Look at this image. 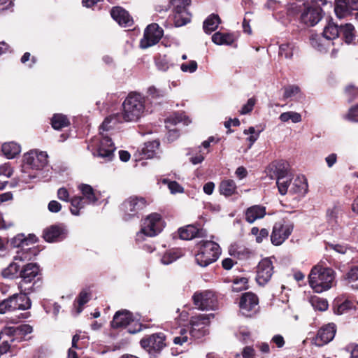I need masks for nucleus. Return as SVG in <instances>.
Instances as JSON below:
<instances>
[{"label": "nucleus", "mask_w": 358, "mask_h": 358, "mask_svg": "<svg viewBox=\"0 0 358 358\" xmlns=\"http://www.w3.org/2000/svg\"><path fill=\"white\" fill-rule=\"evenodd\" d=\"M145 97L137 92H130L122 105L121 113H116L117 122H136L146 114Z\"/></svg>", "instance_id": "obj_1"}, {"label": "nucleus", "mask_w": 358, "mask_h": 358, "mask_svg": "<svg viewBox=\"0 0 358 358\" xmlns=\"http://www.w3.org/2000/svg\"><path fill=\"white\" fill-rule=\"evenodd\" d=\"M335 279V271L320 264L313 266L308 275L309 285L317 293L330 289L336 284Z\"/></svg>", "instance_id": "obj_2"}, {"label": "nucleus", "mask_w": 358, "mask_h": 358, "mask_svg": "<svg viewBox=\"0 0 358 358\" xmlns=\"http://www.w3.org/2000/svg\"><path fill=\"white\" fill-rule=\"evenodd\" d=\"M211 317H213V314H199L192 317L190 320L191 330L188 332L185 329H180V335L173 338V343L182 345L190 339L189 335L195 338L203 336L206 333L205 327Z\"/></svg>", "instance_id": "obj_3"}, {"label": "nucleus", "mask_w": 358, "mask_h": 358, "mask_svg": "<svg viewBox=\"0 0 358 358\" xmlns=\"http://www.w3.org/2000/svg\"><path fill=\"white\" fill-rule=\"evenodd\" d=\"M198 252L195 255L196 263L202 267H206L215 262L220 254V248L214 241H201L198 245Z\"/></svg>", "instance_id": "obj_4"}, {"label": "nucleus", "mask_w": 358, "mask_h": 358, "mask_svg": "<svg viewBox=\"0 0 358 358\" xmlns=\"http://www.w3.org/2000/svg\"><path fill=\"white\" fill-rule=\"evenodd\" d=\"M29 293H25L20 290L18 294H14L0 302V314L17 310H28L31 306L30 299L27 296Z\"/></svg>", "instance_id": "obj_5"}, {"label": "nucleus", "mask_w": 358, "mask_h": 358, "mask_svg": "<svg viewBox=\"0 0 358 358\" xmlns=\"http://www.w3.org/2000/svg\"><path fill=\"white\" fill-rule=\"evenodd\" d=\"M36 237L33 235L29 238H26L24 234H17L10 240L11 245L15 248H20L17 252L15 260L22 262L31 259L32 257L36 255V249L35 248H25L29 245V243H35Z\"/></svg>", "instance_id": "obj_6"}, {"label": "nucleus", "mask_w": 358, "mask_h": 358, "mask_svg": "<svg viewBox=\"0 0 358 358\" xmlns=\"http://www.w3.org/2000/svg\"><path fill=\"white\" fill-rule=\"evenodd\" d=\"M164 227V222L162 216L156 213H152L147 216L143 221L141 231L137 234V240L143 238V236H155L159 234Z\"/></svg>", "instance_id": "obj_7"}, {"label": "nucleus", "mask_w": 358, "mask_h": 358, "mask_svg": "<svg viewBox=\"0 0 358 358\" xmlns=\"http://www.w3.org/2000/svg\"><path fill=\"white\" fill-rule=\"evenodd\" d=\"M294 224L289 220H280L276 222L271 234V241L273 245H282L291 235Z\"/></svg>", "instance_id": "obj_8"}, {"label": "nucleus", "mask_w": 358, "mask_h": 358, "mask_svg": "<svg viewBox=\"0 0 358 358\" xmlns=\"http://www.w3.org/2000/svg\"><path fill=\"white\" fill-rule=\"evenodd\" d=\"M147 206L146 200L143 197L130 196L121 205L123 219L129 220L138 215V213Z\"/></svg>", "instance_id": "obj_9"}, {"label": "nucleus", "mask_w": 358, "mask_h": 358, "mask_svg": "<svg viewBox=\"0 0 358 358\" xmlns=\"http://www.w3.org/2000/svg\"><path fill=\"white\" fill-rule=\"evenodd\" d=\"M113 328H123L129 326L128 332L135 334L140 331V324L133 319L132 314L126 310L117 311L111 322Z\"/></svg>", "instance_id": "obj_10"}, {"label": "nucleus", "mask_w": 358, "mask_h": 358, "mask_svg": "<svg viewBox=\"0 0 358 358\" xmlns=\"http://www.w3.org/2000/svg\"><path fill=\"white\" fill-rule=\"evenodd\" d=\"M259 310V299L252 292L243 294L239 301V311L245 317H251L256 315Z\"/></svg>", "instance_id": "obj_11"}, {"label": "nucleus", "mask_w": 358, "mask_h": 358, "mask_svg": "<svg viewBox=\"0 0 358 358\" xmlns=\"http://www.w3.org/2000/svg\"><path fill=\"white\" fill-rule=\"evenodd\" d=\"M48 154L45 152L31 150L23 156L24 171L31 169L36 171L42 170L48 164Z\"/></svg>", "instance_id": "obj_12"}, {"label": "nucleus", "mask_w": 358, "mask_h": 358, "mask_svg": "<svg viewBox=\"0 0 358 358\" xmlns=\"http://www.w3.org/2000/svg\"><path fill=\"white\" fill-rule=\"evenodd\" d=\"M194 306L201 310H215L217 307V300L215 293L210 290L196 292L192 296Z\"/></svg>", "instance_id": "obj_13"}, {"label": "nucleus", "mask_w": 358, "mask_h": 358, "mask_svg": "<svg viewBox=\"0 0 358 358\" xmlns=\"http://www.w3.org/2000/svg\"><path fill=\"white\" fill-rule=\"evenodd\" d=\"M94 143L96 146V152H94V156L100 157L104 161H111L113 159L116 148L111 138L105 136L101 132L100 138L94 140Z\"/></svg>", "instance_id": "obj_14"}, {"label": "nucleus", "mask_w": 358, "mask_h": 358, "mask_svg": "<svg viewBox=\"0 0 358 358\" xmlns=\"http://www.w3.org/2000/svg\"><path fill=\"white\" fill-rule=\"evenodd\" d=\"M39 267L36 264H27L23 267L20 273L22 280L19 282V288L22 292L30 294L34 291L33 286L27 287L26 285L31 283L39 274Z\"/></svg>", "instance_id": "obj_15"}, {"label": "nucleus", "mask_w": 358, "mask_h": 358, "mask_svg": "<svg viewBox=\"0 0 358 358\" xmlns=\"http://www.w3.org/2000/svg\"><path fill=\"white\" fill-rule=\"evenodd\" d=\"M163 36V30L157 24H151L145 30L141 41V48H148L157 43Z\"/></svg>", "instance_id": "obj_16"}, {"label": "nucleus", "mask_w": 358, "mask_h": 358, "mask_svg": "<svg viewBox=\"0 0 358 358\" xmlns=\"http://www.w3.org/2000/svg\"><path fill=\"white\" fill-rule=\"evenodd\" d=\"M273 273V266L268 258L263 259L257 266L256 280L258 284L264 285L271 278Z\"/></svg>", "instance_id": "obj_17"}, {"label": "nucleus", "mask_w": 358, "mask_h": 358, "mask_svg": "<svg viewBox=\"0 0 358 358\" xmlns=\"http://www.w3.org/2000/svg\"><path fill=\"white\" fill-rule=\"evenodd\" d=\"M336 331V326L333 323L323 326L317 331L314 343L319 347L327 344L334 338Z\"/></svg>", "instance_id": "obj_18"}, {"label": "nucleus", "mask_w": 358, "mask_h": 358, "mask_svg": "<svg viewBox=\"0 0 358 358\" xmlns=\"http://www.w3.org/2000/svg\"><path fill=\"white\" fill-rule=\"evenodd\" d=\"M322 8L310 7L305 9L301 15V21L308 27L315 26L322 18Z\"/></svg>", "instance_id": "obj_19"}, {"label": "nucleus", "mask_w": 358, "mask_h": 358, "mask_svg": "<svg viewBox=\"0 0 358 358\" xmlns=\"http://www.w3.org/2000/svg\"><path fill=\"white\" fill-rule=\"evenodd\" d=\"M141 345L148 351L160 350L164 346V336L161 334L148 336L141 339Z\"/></svg>", "instance_id": "obj_20"}, {"label": "nucleus", "mask_w": 358, "mask_h": 358, "mask_svg": "<svg viewBox=\"0 0 358 358\" xmlns=\"http://www.w3.org/2000/svg\"><path fill=\"white\" fill-rule=\"evenodd\" d=\"M170 4L173 7L172 12L182 13L183 21H178V24H186L190 22L191 14L187 10V7L190 4V0H171Z\"/></svg>", "instance_id": "obj_21"}, {"label": "nucleus", "mask_w": 358, "mask_h": 358, "mask_svg": "<svg viewBox=\"0 0 358 358\" xmlns=\"http://www.w3.org/2000/svg\"><path fill=\"white\" fill-rule=\"evenodd\" d=\"M110 15L120 26L131 27L133 20L127 11L120 7H115L111 10Z\"/></svg>", "instance_id": "obj_22"}, {"label": "nucleus", "mask_w": 358, "mask_h": 358, "mask_svg": "<svg viewBox=\"0 0 358 358\" xmlns=\"http://www.w3.org/2000/svg\"><path fill=\"white\" fill-rule=\"evenodd\" d=\"M266 213V207L261 205H254L248 208L244 215L245 220L252 224L256 220L263 218Z\"/></svg>", "instance_id": "obj_23"}, {"label": "nucleus", "mask_w": 358, "mask_h": 358, "mask_svg": "<svg viewBox=\"0 0 358 358\" xmlns=\"http://www.w3.org/2000/svg\"><path fill=\"white\" fill-rule=\"evenodd\" d=\"M65 237V230L59 226H51L43 231V238L48 242L60 241Z\"/></svg>", "instance_id": "obj_24"}, {"label": "nucleus", "mask_w": 358, "mask_h": 358, "mask_svg": "<svg viewBox=\"0 0 358 358\" xmlns=\"http://www.w3.org/2000/svg\"><path fill=\"white\" fill-rule=\"evenodd\" d=\"M308 182L304 176L296 178L289 187V192L293 194L304 196L308 192Z\"/></svg>", "instance_id": "obj_25"}, {"label": "nucleus", "mask_w": 358, "mask_h": 358, "mask_svg": "<svg viewBox=\"0 0 358 358\" xmlns=\"http://www.w3.org/2000/svg\"><path fill=\"white\" fill-rule=\"evenodd\" d=\"M83 196H81L87 204H94L99 199V194L90 185L81 184L78 187Z\"/></svg>", "instance_id": "obj_26"}, {"label": "nucleus", "mask_w": 358, "mask_h": 358, "mask_svg": "<svg viewBox=\"0 0 358 358\" xmlns=\"http://www.w3.org/2000/svg\"><path fill=\"white\" fill-rule=\"evenodd\" d=\"M178 232L180 238L184 240H191L196 237L203 236L204 234L201 228H198L193 224L180 228Z\"/></svg>", "instance_id": "obj_27"}, {"label": "nucleus", "mask_w": 358, "mask_h": 358, "mask_svg": "<svg viewBox=\"0 0 358 358\" xmlns=\"http://www.w3.org/2000/svg\"><path fill=\"white\" fill-rule=\"evenodd\" d=\"M237 36L234 33L215 32L212 36V41L218 45H231L236 39Z\"/></svg>", "instance_id": "obj_28"}, {"label": "nucleus", "mask_w": 358, "mask_h": 358, "mask_svg": "<svg viewBox=\"0 0 358 358\" xmlns=\"http://www.w3.org/2000/svg\"><path fill=\"white\" fill-rule=\"evenodd\" d=\"M17 338L13 335H8L7 333H1L0 335V354L3 355L8 352L10 349L16 347Z\"/></svg>", "instance_id": "obj_29"}, {"label": "nucleus", "mask_w": 358, "mask_h": 358, "mask_svg": "<svg viewBox=\"0 0 358 358\" xmlns=\"http://www.w3.org/2000/svg\"><path fill=\"white\" fill-rule=\"evenodd\" d=\"M222 21L220 17L217 14L210 15L203 22V29L206 34H210L217 29L219 24H221Z\"/></svg>", "instance_id": "obj_30"}, {"label": "nucleus", "mask_w": 358, "mask_h": 358, "mask_svg": "<svg viewBox=\"0 0 358 358\" xmlns=\"http://www.w3.org/2000/svg\"><path fill=\"white\" fill-rule=\"evenodd\" d=\"M1 151L8 159H13L21 152V147L15 142L5 143L2 145Z\"/></svg>", "instance_id": "obj_31"}, {"label": "nucleus", "mask_w": 358, "mask_h": 358, "mask_svg": "<svg viewBox=\"0 0 358 358\" xmlns=\"http://www.w3.org/2000/svg\"><path fill=\"white\" fill-rule=\"evenodd\" d=\"M340 34V27L332 21H329L324 27L323 30V36L324 38L329 43V41L337 38Z\"/></svg>", "instance_id": "obj_32"}, {"label": "nucleus", "mask_w": 358, "mask_h": 358, "mask_svg": "<svg viewBox=\"0 0 358 358\" xmlns=\"http://www.w3.org/2000/svg\"><path fill=\"white\" fill-rule=\"evenodd\" d=\"M159 147V143L157 141H150L145 143L141 150L143 158L151 159L156 156L157 151Z\"/></svg>", "instance_id": "obj_33"}, {"label": "nucleus", "mask_w": 358, "mask_h": 358, "mask_svg": "<svg viewBox=\"0 0 358 358\" xmlns=\"http://www.w3.org/2000/svg\"><path fill=\"white\" fill-rule=\"evenodd\" d=\"M220 192L226 196H229L236 192V185L233 180L227 179L220 182Z\"/></svg>", "instance_id": "obj_34"}, {"label": "nucleus", "mask_w": 358, "mask_h": 358, "mask_svg": "<svg viewBox=\"0 0 358 358\" xmlns=\"http://www.w3.org/2000/svg\"><path fill=\"white\" fill-rule=\"evenodd\" d=\"M310 43L313 48L317 50L318 51H324L329 42L324 38V36H321L317 34H313L310 36Z\"/></svg>", "instance_id": "obj_35"}, {"label": "nucleus", "mask_w": 358, "mask_h": 358, "mask_svg": "<svg viewBox=\"0 0 358 358\" xmlns=\"http://www.w3.org/2000/svg\"><path fill=\"white\" fill-rule=\"evenodd\" d=\"M344 280L353 289H358V265L355 266L344 275Z\"/></svg>", "instance_id": "obj_36"}, {"label": "nucleus", "mask_w": 358, "mask_h": 358, "mask_svg": "<svg viewBox=\"0 0 358 358\" xmlns=\"http://www.w3.org/2000/svg\"><path fill=\"white\" fill-rule=\"evenodd\" d=\"M183 255L179 249H172L166 251L162 256L161 262L163 264L168 265L175 262Z\"/></svg>", "instance_id": "obj_37"}, {"label": "nucleus", "mask_w": 358, "mask_h": 358, "mask_svg": "<svg viewBox=\"0 0 358 358\" xmlns=\"http://www.w3.org/2000/svg\"><path fill=\"white\" fill-rule=\"evenodd\" d=\"M340 32L342 33L346 43H352L355 38V30L354 26L347 23L340 27Z\"/></svg>", "instance_id": "obj_38"}, {"label": "nucleus", "mask_w": 358, "mask_h": 358, "mask_svg": "<svg viewBox=\"0 0 358 358\" xmlns=\"http://www.w3.org/2000/svg\"><path fill=\"white\" fill-rule=\"evenodd\" d=\"M208 152V150L204 152L201 150V147L199 146L194 149H191L190 151L187 153L188 155H192L189 158V161L194 165L201 163L206 155Z\"/></svg>", "instance_id": "obj_39"}, {"label": "nucleus", "mask_w": 358, "mask_h": 358, "mask_svg": "<svg viewBox=\"0 0 358 358\" xmlns=\"http://www.w3.org/2000/svg\"><path fill=\"white\" fill-rule=\"evenodd\" d=\"M334 11L339 19H343L349 15L348 3L345 0H336Z\"/></svg>", "instance_id": "obj_40"}, {"label": "nucleus", "mask_w": 358, "mask_h": 358, "mask_svg": "<svg viewBox=\"0 0 358 358\" xmlns=\"http://www.w3.org/2000/svg\"><path fill=\"white\" fill-rule=\"evenodd\" d=\"M51 124L55 129L59 130L64 127H68L70 122L66 116L62 114H55L51 120Z\"/></svg>", "instance_id": "obj_41"}, {"label": "nucleus", "mask_w": 358, "mask_h": 358, "mask_svg": "<svg viewBox=\"0 0 358 358\" xmlns=\"http://www.w3.org/2000/svg\"><path fill=\"white\" fill-rule=\"evenodd\" d=\"M309 301L315 310L325 311L328 309V301L324 298L313 296L310 298Z\"/></svg>", "instance_id": "obj_42"}, {"label": "nucleus", "mask_w": 358, "mask_h": 358, "mask_svg": "<svg viewBox=\"0 0 358 358\" xmlns=\"http://www.w3.org/2000/svg\"><path fill=\"white\" fill-rule=\"evenodd\" d=\"M86 201L81 196H74L71 200V212L74 215H79L80 210L85 208Z\"/></svg>", "instance_id": "obj_43"}, {"label": "nucleus", "mask_w": 358, "mask_h": 358, "mask_svg": "<svg viewBox=\"0 0 358 358\" xmlns=\"http://www.w3.org/2000/svg\"><path fill=\"white\" fill-rule=\"evenodd\" d=\"M340 212L341 209L338 206H334L327 210L326 215L327 220L331 227H334L337 224Z\"/></svg>", "instance_id": "obj_44"}, {"label": "nucleus", "mask_w": 358, "mask_h": 358, "mask_svg": "<svg viewBox=\"0 0 358 358\" xmlns=\"http://www.w3.org/2000/svg\"><path fill=\"white\" fill-rule=\"evenodd\" d=\"M291 176L282 178V176L277 178V186L280 194L285 195L289 192V187L292 185Z\"/></svg>", "instance_id": "obj_45"}, {"label": "nucleus", "mask_w": 358, "mask_h": 358, "mask_svg": "<svg viewBox=\"0 0 358 358\" xmlns=\"http://www.w3.org/2000/svg\"><path fill=\"white\" fill-rule=\"evenodd\" d=\"M295 50L294 44L292 43H285L281 44L279 47V56L285 59H291Z\"/></svg>", "instance_id": "obj_46"}, {"label": "nucleus", "mask_w": 358, "mask_h": 358, "mask_svg": "<svg viewBox=\"0 0 358 358\" xmlns=\"http://www.w3.org/2000/svg\"><path fill=\"white\" fill-rule=\"evenodd\" d=\"M279 119L283 122L291 120L293 123H298L301 121V115L299 113L289 111L281 113L279 116Z\"/></svg>", "instance_id": "obj_47"}, {"label": "nucleus", "mask_w": 358, "mask_h": 358, "mask_svg": "<svg viewBox=\"0 0 358 358\" xmlns=\"http://www.w3.org/2000/svg\"><path fill=\"white\" fill-rule=\"evenodd\" d=\"M329 247L330 249L334 250L338 253L343 255H348L350 257L353 258L352 255L355 253L354 249L351 247H348L346 245L342 244H329Z\"/></svg>", "instance_id": "obj_48"}, {"label": "nucleus", "mask_w": 358, "mask_h": 358, "mask_svg": "<svg viewBox=\"0 0 358 358\" xmlns=\"http://www.w3.org/2000/svg\"><path fill=\"white\" fill-rule=\"evenodd\" d=\"M20 268L17 263L12 262L2 271V275L7 278H14L18 273Z\"/></svg>", "instance_id": "obj_49"}, {"label": "nucleus", "mask_w": 358, "mask_h": 358, "mask_svg": "<svg viewBox=\"0 0 358 358\" xmlns=\"http://www.w3.org/2000/svg\"><path fill=\"white\" fill-rule=\"evenodd\" d=\"M301 96V90L296 85H288L284 88V99L297 98Z\"/></svg>", "instance_id": "obj_50"}, {"label": "nucleus", "mask_w": 358, "mask_h": 358, "mask_svg": "<svg viewBox=\"0 0 358 358\" xmlns=\"http://www.w3.org/2000/svg\"><path fill=\"white\" fill-rule=\"evenodd\" d=\"M91 298V294L90 292L87 290H83L79 294L78 297L77 298V303L78 306L77 308V313L79 314L82 312L83 308L82 306L85 305L86 303L89 301Z\"/></svg>", "instance_id": "obj_51"}, {"label": "nucleus", "mask_w": 358, "mask_h": 358, "mask_svg": "<svg viewBox=\"0 0 358 358\" xmlns=\"http://www.w3.org/2000/svg\"><path fill=\"white\" fill-rule=\"evenodd\" d=\"M116 119L115 114L106 117L102 124L100 126V133L101 132L103 134V131L111 129L116 123L119 122Z\"/></svg>", "instance_id": "obj_52"}, {"label": "nucleus", "mask_w": 358, "mask_h": 358, "mask_svg": "<svg viewBox=\"0 0 358 358\" xmlns=\"http://www.w3.org/2000/svg\"><path fill=\"white\" fill-rule=\"evenodd\" d=\"M116 119L115 114L106 117L102 124L100 126V133L101 132L103 134V131L111 129L116 123L119 122Z\"/></svg>", "instance_id": "obj_53"}, {"label": "nucleus", "mask_w": 358, "mask_h": 358, "mask_svg": "<svg viewBox=\"0 0 358 358\" xmlns=\"http://www.w3.org/2000/svg\"><path fill=\"white\" fill-rule=\"evenodd\" d=\"M357 306L358 302H353L350 300H345L338 306L337 313L338 314H343L349 310L357 309Z\"/></svg>", "instance_id": "obj_54"}, {"label": "nucleus", "mask_w": 358, "mask_h": 358, "mask_svg": "<svg viewBox=\"0 0 358 358\" xmlns=\"http://www.w3.org/2000/svg\"><path fill=\"white\" fill-rule=\"evenodd\" d=\"M162 182L166 184L171 194L182 193L183 187L176 181H171L169 179H163Z\"/></svg>", "instance_id": "obj_55"}, {"label": "nucleus", "mask_w": 358, "mask_h": 358, "mask_svg": "<svg viewBox=\"0 0 358 358\" xmlns=\"http://www.w3.org/2000/svg\"><path fill=\"white\" fill-rule=\"evenodd\" d=\"M229 252L231 256L241 259L245 254L248 253V251L245 248L239 247L237 245H232L229 249Z\"/></svg>", "instance_id": "obj_56"}, {"label": "nucleus", "mask_w": 358, "mask_h": 358, "mask_svg": "<svg viewBox=\"0 0 358 358\" xmlns=\"http://www.w3.org/2000/svg\"><path fill=\"white\" fill-rule=\"evenodd\" d=\"M287 164L284 162H279L275 165V174L278 178L282 177H289L288 174V169Z\"/></svg>", "instance_id": "obj_57"}, {"label": "nucleus", "mask_w": 358, "mask_h": 358, "mask_svg": "<svg viewBox=\"0 0 358 358\" xmlns=\"http://www.w3.org/2000/svg\"><path fill=\"white\" fill-rule=\"evenodd\" d=\"M148 94L152 99H159L166 95V91L162 89H158L155 86H150L148 89Z\"/></svg>", "instance_id": "obj_58"}, {"label": "nucleus", "mask_w": 358, "mask_h": 358, "mask_svg": "<svg viewBox=\"0 0 358 358\" xmlns=\"http://www.w3.org/2000/svg\"><path fill=\"white\" fill-rule=\"evenodd\" d=\"M197 63L194 60L189 61L187 63H183L180 66L182 72L192 73L197 69Z\"/></svg>", "instance_id": "obj_59"}, {"label": "nucleus", "mask_w": 358, "mask_h": 358, "mask_svg": "<svg viewBox=\"0 0 358 358\" xmlns=\"http://www.w3.org/2000/svg\"><path fill=\"white\" fill-rule=\"evenodd\" d=\"M33 328L29 324H22L19 326L15 331V336H25L32 332Z\"/></svg>", "instance_id": "obj_60"}, {"label": "nucleus", "mask_w": 358, "mask_h": 358, "mask_svg": "<svg viewBox=\"0 0 358 358\" xmlns=\"http://www.w3.org/2000/svg\"><path fill=\"white\" fill-rule=\"evenodd\" d=\"M256 103V99L255 98H250L248 100V102L243 106L240 113L241 115H245L251 112Z\"/></svg>", "instance_id": "obj_61"}, {"label": "nucleus", "mask_w": 358, "mask_h": 358, "mask_svg": "<svg viewBox=\"0 0 358 358\" xmlns=\"http://www.w3.org/2000/svg\"><path fill=\"white\" fill-rule=\"evenodd\" d=\"M156 66L159 70L162 71H166L171 66V64L166 57H163L156 60Z\"/></svg>", "instance_id": "obj_62"}, {"label": "nucleus", "mask_w": 358, "mask_h": 358, "mask_svg": "<svg viewBox=\"0 0 358 358\" xmlns=\"http://www.w3.org/2000/svg\"><path fill=\"white\" fill-rule=\"evenodd\" d=\"M13 174V169L9 164H4L0 166V176L10 178Z\"/></svg>", "instance_id": "obj_63"}, {"label": "nucleus", "mask_w": 358, "mask_h": 358, "mask_svg": "<svg viewBox=\"0 0 358 358\" xmlns=\"http://www.w3.org/2000/svg\"><path fill=\"white\" fill-rule=\"evenodd\" d=\"M347 118L352 122H358V104L350 109Z\"/></svg>", "instance_id": "obj_64"}]
</instances>
